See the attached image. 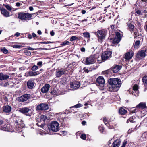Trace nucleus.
I'll list each match as a JSON object with an SVG mask.
<instances>
[{
    "label": "nucleus",
    "instance_id": "1",
    "mask_svg": "<svg viewBox=\"0 0 147 147\" xmlns=\"http://www.w3.org/2000/svg\"><path fill=\"white\" fill-rule=\"evenodd\" d=\"M23 123L20 117L12 114L10 118V131L14 132L22 128L23 127Z\"/></svg>",
    "mask_w": 147,
    "mask_h": 147
},
{
    "label": "nucleus",
    "instance_id": "2",
    "mask_svg": "<svg viewBox=\"0 0 147 147\" xmlns=\"http://www.w3.org/2000/svg\"><path fill=\"white\" fill-rule=\"evenodd\" d=\"M107 81L109 84L111 86L109 88V90L112 92L117 91L122 84L120 79L117 78H110Z\"/></svg>",
    "mask_w": 147,
    "mask_h": 147
},
{
    "label": "nucleus",
    "instance_id": "3",
    "mask_svg": "<svg viewBox=\"0 0 147 147\" xmlns=\"http://www.w3.org/2000/svg\"><path fill=\"white\" fill-rule=\"evenodd\" d=\"M122 66L119 65H116L112 67L111 68L102 72V74L107 77L111 76L114 75V73L118 72L121 68Z\"/></svg>",
    "mask_w": 147,
    "mask_h": 147
},
{
    "label": "nucleus",
    "instance_id": "4",
    "mask_svg": "<svg viewBox=\"0 0 147 147\" xmlns=\"http://www.w3.org/2000/svg\"><path fill=\"white\" fill-rule=\"evenodd\" d=\"M107 31L105 29L98 30L96 32L98 40L99 42L102 43L105 39L107 34Z\"/></svg>",
    "mask_w": 147,
    "mask_h": 147
},
{
    "label": "nucleus",
    "instance_id": "5",
    "mask_svg": "<svg viewBox=\"0 0 147 147\" xmlns=\"http://www.w3.org/2000/svg\"><path fill=\"white\" fill-rule=\"evenodd\" d=\"M115 37L114 38L109 36V39L111 41L112 43L113 44H117L119 42L121 39V35H122L120 32H115Z\"/></svg>",
    "mask_w": 147,
    "mask_h": 147
},
{
    "label": "nucleus",
    "instance_id": "6",
    "mask_svg": "<svg viewBox=\"0 0 147 147\" xmlns=\"http://www.w3.org/2000/svg\"><path fill=\"white\" fill-rule=\"evenodd\" d=\"M82 62L85 65H89L94 64L96 62L95 57L93 55H91L83 59Z\"/></svg>",
    "mask_w": 147,
    "mask_h": 147
},
{
    "label": "nucleus",
    "instance_id": "7",
    "mask_svg": "<svg viewBox=\"0 0 147 147\" xmlns=\"http://www.w3.org/2000/svg\"><path fill=\"white\" fill-rule=\"evenodd\" d=\"M59 123L57 121H53L48 125V127L50 130L56 132L58 131L59 129Z\"/></svg>",
    "mask_w": 147,
    "mask_h": 147
},
{
    "label": "nucleus",
    "instance_id": "8",
    "mask_svg": "<svg viewBox=\"0 0 147 147\" xmlns=\"http://www.w3.org/2000/svg\"><path fill=\"white\" fill-rule=\"evenodd\" d=\"M112 51L108 50L103 52L101 55L102 61L104 62L106 60L110 59L112 57Z\"/></svg>",
    "mask_w": 147,
    "mask_h": 147
},
{
    "label": "nucleus",
    "instance_id": "9",
    "mask_svg": "<svg viewBox=\"0 0 147 147\" xmlns=\"http://www.w3.org/2000/svg\"><path fill=\"white\" fill-rule=\"evenodd\" d=\"M32 14L21 12L18 14V17L19 19L21 20H29L32 17Z\"/></svg>",
    "mask_w": 147,
    "mask_h": 147
},
{
    "label": "nucleus",
    "instance_id": "10",
    "mask_svg": "<svg viewBox=\"0 0 147 147\" xmlns=\"http://www.w3.org/2000/svg\"><path fill=\"white\" fill-rule=\"evenodd\" d=\"M32 98V97L30 94H26L18 98L17 100L20 102H24L28 101V102H29V99Z\"/></svg>",
    "mask_w": 147,
    "mask_h": 147
},
{
    "label": "nucleus",
    "instance_id": "11",
    "mask_svg": "<svg viewBox=\"0 0 147 147\" xmlns=\"http://www.w3.org/2000/svg\"><path fill=\"white\" fill-rule=\"evenodd\" d=\"M48 108L49 107L47 104L41 103L37 105L35 109L36 111H40L42 110L48 109Z\"/></svg>",
    "mask_w": 147,
    "mask_h": 147
},
{
    "label": "nucleus",
    "instance_id": "12",
    "mask_svg": "<svg viewBox=\"0 0 147 147\" xmlns=\"http://www.w3.org/2000/svg\"><path fill=\"white\" fill-rule=\"evenodd\" d=\"M0 129L7 131H9V125L5 124L3 121L0 119Z\"/></svg>",
    "mask_w": 147,
    "mask_h": 147
},
{
    "label": "nucleus",
    "instance_id": "13",
    "mask_svg": "<svg viewBox=\"0 0 147 147\" xmlns=\"http://www.w3.org/2000/svg\"><path fill=\"white\" fill-rule=\"evenodd\" d=\"M146 50H141L138 51L136 54V58L139 60L144 58L146 56Z\"/></svg>",
    "mask_w": 147,
    "mask_h": 147
},
{
    "label": "nucleus",
    "instance_id": "14",
    "mask_svg": "<svg viewBox=\"0 0 147 147\" xmlns=\"http://www.w3.org/2000/svg\"><path fill=\"white\" fill-rule=\"evenodd\" d=\"M70 85L71 88L76 89L78 88L80 86V82L74 81L70 82Z\"/></svg>",
    "mask_w": 147,
    "mask_h": 147
},
{
    "label": "nucleus",
    "instance_id": "15",
    "mask_svg": "<svg viewBox=\"0 0 147 147\" xmlns=\"http://www.w3.org/2000/svg\"><path fill=\"white\" fill-rule=\"evenodd\" d=\"M34 80V79L31 78L28 80L27 82V85L28 88L29 89H32L34 88L35 84Z\"/></svg>",
    "mask_w": 147,
    "mask_h": 147
},
{
    "label": "nucleus",
    "instance_id": "16",
    "mask_svg": "<svg viewBox=\"0 0 147 147\" xmlns=\"http://www.w3.org/2000/svg\"><path fill=\"white\" fill-rule=\"evenodd\" d=\"M96 83L98 84L100 86L103 87L104 86L105 80L103 77L102 76H99L96 80Z\"/></svg>",
    "mask_w": 147,
    "mask_h": 147
},
{
    "label": "nucleus",
    "instance_id": "17",
    "mask_svg": "<svg viewBox=\"0 0 147 147\" xmlns=\"http://www.w3.org/2000/svg\"><path fill=\"white\" fill-rule=\"evenodd\" d=\"M30 109L27 107H24L20 108L19 109V111L22 114L26 116H30L28 112L30 111Z\"/></svg>",
    "mask_w": 147,
    "mask_h": 147
},
{
    "label": "nucleus",
    "instance_id": "18",
    "mask_svg": "<svg viewBox=\"0 0 147 147\" xmlns=\"http://www.w3.org/2000/svg\"><path fill=\"white\" fill-rule=\"evenodd\" d=\"M128 109V108L125 107L124 106L121 107L119 109L118 113L120 115H125L127 112V111L126 109Z\"/></svg>",
    "mask_w": 147,
    "mask_h": 147
},
{
    "label": "nucleus",
    "instance_id": "19",
    "mask_svg": "<svg viewBox=\"0 0 147 147\" xmlns=\"http://www.w3.org/2000/svg\"><path fill=\"white\" fill-rule=\"evenodd\" d=\"M127 29L131 32H132L134 31V28H135V26L134 24V23L131 22L129 21L127 23Z\"/></svg>",
    "mask_w": 147,
    "mask_h": 147
},
{
    "label": "nucleus",
    "instance_id": "20",
    "mask_svg": "<svg viewBox=\"0 0 147 147\" xmlns=\"http://www.w3.org/2000/svg\"><path fill=\"white\" fill-rule=\"evenodd\" d=\"M67 118L64 117V118H59L58 120L61 123L62 126H65L67 125Z\"/></svg>",
    "mask_w": 147,
    "mask_h": 147
},
{
    "label": "nucleus",
    "instance_id": "21",
    "mask_svg": "<svg viewBox=\"0 0 147 147\" xmlns=\"http://www.w3.org/2000/svg\"><path fill=\"white\" fill-rule=\"evenodd\" d=\"M66 71V70L61 69L60 70H58V71H56V76L57 78H60L62 75L65 74Z\"/></svg>",
    "mask_w": 147,
    "mask_h": 147
},
{
    "label": "nucleus",
    "instance_id": "22",
    "mask_svg": "<svg viewBox=\"0 0 147 147\" xmlns=\"http://www.w3.org/2000/svg\"><path fill=\"white\" fill-rule=\"evenodd\" d=\"M50 86L49 84H45L41 89V92L44 93H47L49 89Z\"/></svg>",
    "mask_w": 147,
    "mask_h": 147
},
{
    "label": "nucleus",
    "instance_id": "23",
    "mask_svg": "<svg viewBox=\"0 0 147 147\" xmlns=\"http://www.w3.org/2000/svg\"><path fill=\"white\" fill-rule=\"evenodd\" d=\"M40 117V121L41 122V124L40 125V127H43L45 125V120L47 119L46 117L44 115H41Z\"/></svg>",
    "mask_w": 147,
    "mask_h": 147
},
{
    "label": "nucleus",
    "instance_id": "24",
    "mask_svg": "<svg viewBox=\"0 0 147 147\" xmlns=\"http://www.w3.org/2000/svg\"><path fill=\"white\" fill-rule=\"evenodd\" d=\"M37 72L36 71H29L26 72L25 74V76H35L37 75Z\"/></svg>",
    "mask_w": 147,
    "mask_h": 147
},
{
    "label": "nucleus",
    "instance_id": "25",
    "mask_svg": "<svg viewBox=\"0 0 147 147\" xmlns=\"http://www.w3.org/2000/svg\"><path fill=\"white\" fill-rule=\"evenodd\" d=\"M121 142L120 139H117L115 140L112 144L113 147H118Z\"/></svg>",
    "mask_w": 147,
    "mask_h": 147
},
{
    "label": "nucleus",
    "instance_id": "26",
    "mask_svg": "<svg viewBox=\"0 0 147 147\" xmlns=\"http://www.w3.org/2000/svg\"><path fill=\"white\" fill-rule=\"evenodd\" d=\"M136 108H138L139 110L140 109H143L147 108V107L146 106L145 103L141 102L136 106Z\"/></svg>",
    "mask_w": 147,
    "mask_h": 147
},
{
    "label": "nucleus",
    "instance_id": "27",
    "mask_svg": "<svg viewBox=\"0 0 147 147\" xmlns=\"http://www.w3.org/2000/svg\"><path fill=\"white\" fill-rule=\"evenodd\" d=\"M1 13L6 17H8L9 16V13L7 11L6 9L2 8L1 9Z\"/></svg>",
    "mask_w": 147,
    "mask_h": 147
},
{
    "label": "nucleus",
    "instance_id": "28",
    "mask_svg": "<svg viewBox=\"0 0 147 147\" xmlns=\"http://www.w3.org/2000/svg\"><path fill=\"white\" fill-rule=\"evenodd\" d=\"M133 55V53H131L130 52H127L125 55V58L126 60L131 59Z\"/></svg>",
    "mask_w": 147,
    "mask_h": 147
},
{
    "label": "nucleus",
    "instance_id": "29",
    "mask_svg": "<svg viewBox=\"0 0 147 147\" xmlns=\"http://www.w3.org/2000/svg\"><path fill=\"white\" fill-rule=\"evenodd\" d=\"M135 12L136 13V16H138L139 15H142L143 14L142 10L141 8H136L135 9Z\"/></svg>",
    "mask_w": 147,
    "mask_h": 147
},
{
    "label": "nucleus",
    "instance_id": "30",
    "mask_svg": "<svg viewBox=\"0 0 147 147\" xmlns=\"http://www.w3.org/2000/svg\"><path fill=\"white\" fill-rule=\"evenodd\" d=\"M136 119V117L135 116L131 117L127 121V123H128L129 122L134 123L136 122L135 120Z\"/></svg>",
    "mask_w": 147,
    "mask_h": 147
},
{
    "label": "nucleus",
    "instance_id": "31",
    "mask_svg": "<svg viewBox=\"0 0 147 147\" xmlns=\"http://www.w3.org/2000/svg\"><path fill=\"white\" fill-rule=\"evenodd\" d=\"M17 78H10V85L12 83L13 84H14L15 85L17 84H18L19 82L18 80H17Z\"/></svg>",
    "mask_w": 147,
    "mask_h": 147
},
{
    "label": "nucleus",
    "instance_id": "32",
    "mask_svg": "<svg viewBox=\"0 0 147 147\" xmlns=\"http://www.w3.org/2000/svg\"><path fill=\"white\" fill-rule=\"evenodd\" d=\"M128 110L130 111V113L137 112L139 110V109L136 108V107L131 108L130 109Z\"/></svg>",
    "mask_w": 147,
    "mask_h": 147
},
{
    "label": "nucleus",
    "instance_id": "33",
    "mask_svg": "<svg viewBox=\"0 0 147 147\" xmlns=\"http://www.w3.org/2000/svg\"><path fill=\"white\" fill-rule=\"evenodd\" d=\"M9 76L8 75H4L3 74H0V80H3L7 79L9 78Z\"/></svg>",
    "mask_w": 147,
    "mask_h": 147
},
{
    "label": "nucleus",
    "instance_id": "34",
    "mask_svg": "<svg viewBox=\"0 0 147 147\" xmlns=\"http://www.w3.org/2000/svg\"><path fill=\"white\" fill-rule=\"evenodd\" d=\"M3 111L5 113H9V106L6 105L4 106L3 107Z\"/></svg>",
    "mask_w": 147,
    "mask_h": 147
},
{
    "label": "nucleus",
    "instance_id": "35",
    "mask_svg": "<svg viewBox=\"0 0 147 147\" xmlns=\"http://www.w3.org/2000/svg\"><path fill=\"white\" fill-rule=\"evenodd\" d=\"M142 80L144 83L145 86L147 87V76H145L143 77Z\"/></svg>",
    "mask_w": 147,
    "mask_h": 147
},
{
    "label": "nucleus",
    "instance_id": "36",
    "mask_svg": "<svg viewBox=\"0 0 147 147\" xmlns=\"http://www.w3.org/2000/svg\"><path fill=\"white\" fill-rule=\"evenodd\" d=\"M108 119H107L106 117L104 116L103 117V122L106 125H108V123L111 121L108 120Z\"/></svg>",
    "mask_w": 147,
    "mask_h": 147
},
{
    "label": "nucleus",
    "instance_id": "37",
    "mask_svg": "<svg viewBox=\"0 0 147 147\" xmlns=\"http://www.w3.org/2000/svg\"><path fill=\"white\" fill-rule=\"evenodd\" d=\"M115 26H116L115 25H111L110 27L108 28V29L110 33L111 32H113V31H114Z\"/></svg>",
    "mask_w": 147,
    "mask_h": 147
},
{
    "label": "nucleus",
    "instance_id": "38",
    "mask_svg": "<svg viewBox=\"0 0 147 147\" xmlns=\"http://www.w3.org/2000/svg\"><path fill=\"white\" fill-rule=\"evenodd\" d=\"M108 124H109L108 125H106V126L108 127L109 129H112L114 128L115 127V125L112 124L111 121L108 123Z\"/></svg>",
    "mask_w": 147,
    "mask_h": 147
},
{
    "label": "nucleus",
    "instance_id": "39",
    "mask_svg": "<svg viewBox=\"0 0 147 147\" xmlns=\"http://www.w3.org/2000/svg\"><path fill=\"white\" fill-rule=\"evenodd\" d=\"M140 44V41L139 40H137L134 43V45L135 48H137Z\"/></svg>",
    "mask_w": 147,
    "mask_h": 147
},
{
    "label": "nucleus",
    "instance_id": "40",
    "mask_svg": "<svg viewBox=\"0 0 147 147\" xmlns=\"http://www.w3.org/2000/svg\"><path fill=\"white\" fill-rule=\"evenodd\" d=\"M82 106H83L80 103H78V104H77L76 105H75L74 106H73L70 107V108L71 109L72 108H80L81 107H82Z\"/></svg>",
    "mask_w": 147,
    "mask_h": 147
},
{
    "label": "nucleus",
    "instance_id": "41",
    "mask_svg": "<svg viewBox=\"0 0 147 147\" xmlns=\"http://www.w3.org/2000/svg\"><path fill=\"white\" fill-rule=\"evenodd\" d=\"M141 138L143 139L144 140H146L147 138V132H144L142 134Z\"/></svg>",
    "mask_w": 147,
    "mask_h": 147
},
{
    "label": "nucleus",
    "instance_id": "42",
    "mask_svg": "<svg viewBox=\"0 0 147 147\" xmlns=\"http://www.w3.org/2000/svg\"><path fill=\"white\" fill-rule=\"evenodd\" d=\"M139 88L137 84H135L134 85L133 87V90L134 91V92H138V89Z\"/></svg>",
    "mask_w": 147,
    "mask_h": 147
},
{
    "label": "nucleus",
    "instance_id": "43",
    "mask_svg": "<svg viewBox=\"0 0 147 147\" xmlns=\"http://www.w3.org/2000/svg\"><path fill=\"white\" fill-rule=\"evenodd\" d=\"M84 36L86 38H90V33L88 32H85L83 33Z\"/></svg>",
    "mask_w": 147,
    "mask_h": 147
},
{
    "label": "nucleus",
    "instance_id": "44",
    "mask_svg": "<svg viewBox=\"0 0 147 147\" xmlns=\"http://www.w3.org/2000/svg\"><path fill=\"white\" fill-rule=\"evenodd\" d=\"M98 129L100 132H102L104 130L105 128L103 127V125L101 124L99 126Z\"/></svg>",
    "mask_w": 147,
    "mask_h": 147
},
{
    "label": "nucleus",
    "instance_id": "45",
    "mask_svg": "<svg viewBox=\"0 0 147 147\" xmlns=\"http://www.w3.org/2000/svg\"><path fill=\"white\" fill-rule=\"evenodd\" d=\"M40 117H36V121L38 122V123H36V125L40 127V124H39V123L41 124V122H40Z\"/></svg>",
    "mask_w": 147,
    "mask_h": 147
},
{
    "label": "nucleus",
    "instance_id": "46",
    "mask_svg": "<svg viewBox=\"0 0 147 147\" xmlns=\"http://www.w3.org/2000/svg\"><path fill=\"white\" fill-rule=\"evenodd\" d=\"M38 68V67L36 65H34L31 68V70L33 71H34L37 70Z\"/></svg>",
    "mask_w": 147,
    "mask_h": 147
},
{
    "label": "nucleus",
    "instance_id": "47",
    "mask_svg": "<svg viewBox=\"0 0 147 147\" xmlns=\"http://www.w3.org/2000/svg\"><path fill=\"white\" fill-rule=\"evenodd\" d=\"M23 53L26 55L27 56H30L31 55L30 51L29 50H25L24 51Z\"/></svg>",
    "mask_w": 147,
    "mask_h": 147
},
{
    "label": "nucleus",
    "instance_id": "48",
    "mask_svg": "<svg viewBox=\"0 0 147 147\" xmlns=\"http://www.w3.org/2000/svg\"><path fill=\"white\" fill-rule=\"evenodd\" d=\"M11 46L13 48H20L23 47L22 45H11Z\"/></svg>",
    "mask_w": 147,
    "mask_h": 147
},
{
    "label": "nucleus",
    "instance_id": "49",
    "mask_svg": "<svg viewBox=\"0 0 147 147\" xmlns=\"http://www.w3.org/2000/svg\"><path fill=\"white\" fill-rule=\"evenodd\" d=\"M70 42L68 41H65L64 42H63L61 44V45L62 46H65L66 45H69Z\"/></svg>",
    "mask_w": 147,
    "mask_h": 147
},
{
    "label": "nucleus",
    "instance_id": "50",
    "mask_svg": "<svg viewBox=\"0 0 147 147\" xmlns=\"http://www.w3.org/2000/svg\"><path fill=\"white\" fill-rule=\"evenodd\" d=\"M77 39H78L77 38V36H71L70 38V41L71 42L74 41L75 40H77Z\"/></svg>",
    "mask_w": 147,
    "mask_h": 147
},
{
    "label": "nucleus",
    "instance_id": "51",
    "mask_svg": "<svg viewBox=\"0 0 147 147\" xmlns=\"http://www.w3.org/2000/svg\"><path fill=\"white\" fill-rule=\"evenodd\" d=\"M54 42H50L49 41H47L40 42V43L41 44H48L49 43H54Z\"/></svg>",
    "mask_w": 147,
    "mask_h": 147
},
{
    "label": "nucleus",
    "instance_id": "52",
    "mask_svg": "<svg viewBox=\"0 0 147 147\" xmlns=\"http://www.w3.org/2000/svg\"><path fill=\"white\" fill-rule=\"evenodd\" d=\"M114 15L113 13H110L108 15V17L109 19L111 18L112 17L114 16Z\"/></svg>",
    "mask_w": 147,
    "mask_h": 147
},
{
    "label": "nucleus",
    "instance_id": "53",
    "mask_svg": "<svg viewBox=\"0 0 147 147\" xmlns=\"http://www.w3.org/2000/svg\"><path fill=\"white\" fill-rule=\"evenodd\" d=\"M127 143V141L126 140H124L122 146L121 147H125Z\"/></svg>",
    "mask_w": 147,
    "mask_h": 147
},
{
    "label": "nucleus",
    "instance_id": "54",
    "mask_svg": "<svg viewBox=\"0 0 147 147\" xmlns=\"http://www.w3.org/2000/svg\"><path fill=\"white\" fill-rule=\"evenodd\" d=\"M80 138L83 140H85L86 138V135L85 134H82L81 135Z\"/></svg>",
    "mask_w": 147,
    "mask_h": 147
},
{
    "label": "nucleus",
    "instance_id": "55",
    "mask_svg": "<svg viewBox=\"0 0 147 147\" xmlns=\"http://www.w3.org/2000/svg\"><path fill=\"white\" fill-rule=\"evenodd\" d=\"M139 93V92H134V91H133L132 94L133 95H134L135 96H138V94Z\"/></svg>",
    "mask_w": 147,
    "mask_h": 147
},
{
    "label": "nucleus",
    "instance_id": "56",
    "mask_svg": "<svg viewBox=\"0 0 147 147\" xmlns=\"http://www.w3.org/2000/svg\"><path fill=\"white\" fill-rule=\"evenodd\" d=\"M2 51L5 54H7L8 52V51L5 48L2 49Z\"/></svg>",
    "mask_w": 147,
    "mask_h": 147
},
{
    "label": "nucleus",
    "instance_id": "57",
    "mask_svg": "<svg viewBox=\"0 0 147 147\" xmlns=\"http://www.w3.org/2000/svg\"><path fill=\"white\" fill-rule=\"evenodd\" d=\"M60 132L62 134L65 136L66 135L67 133V131H60Z\"/></svg>",
    "mask_w": 147,
    "mask_h": 147
},
{
    "label": "nucleus",
    "instance_id": "58",
    "mask_svg": "<svg viewBox=\"0 0 147 147\" xmlns=\"http://www.w3.org/2000/svg\"><path fill=\"white\" fill-rule=\"evenodd\" d=\"M43 71V69H41L39 71H36L37 72V75H38Z\"/></svg>",
    "mask_w": 147,
    "mask_h": 147
},
{
    "label": "nucleus",
    "instance_id": "59",
    "mask_svg": "<svg viewBox=\"0 0 147 147\" xmlns=\"http://www.w3.org/2000/svg\"><path fill=\"white\" fill-rule=\"evenodd\" d=\"M84 71L86 73H88L89 72L90 70L88 69H86V67H84L83 69Z\"/></svg>",
    "mask_w": 147,
    "mask_h": 147
},
{
    "label": "nucleus",
    "instance_id": "60",
    "mask_svg": "<svg viewBox=\"0 0 147 147\" xmlns=\"http://www.w3.org/2000/svg\"><path fill=\"white\" fill-rule=\"evenodd\" d=\"M37 65L41 67L42 65V61H39L37 63Z\"/></svg>",
    "mask_w": 147,
    "mask_h": 147
},
{
    "label": "nucleus",
    "instance_id": "61",
    "mask_svg": "<svg viewBox=\"0 0 147 147\" xmlns=\"http://www.w3.org/2000/svg\"><path fill=\"white\" fill-rule=\"evenodd\" d=\"M32 36L33 37V38L36 37V38L37 39L38 38V36H37L36 34L34 33H32Z\"/></svg>",
    "mask_w": 147,
    "mask_h": 147
},
{
    "label": "nucleus",
    "instance_id": "62",
    "mask_svg": "<svg viewBox=\"0 0 147 147\" xmlns=\"http://www.w3.org/2000/svg\"><path fill=\"white\" fill-rule=\"evenodd\" d=\"M50 34L51 36H54L55 34L53 30L51 31L50 32Z\"/></svg>",
    "mask_w": 147,
    "mask_h": 147
},
{
    "label": "nucleus",
    "instance_id": "63",
    "mask_svg": "<svg viewBox=\"0 0 147 147\" xmlns=\"http://www.w3.org/2000/svg\"><path fill=\"white\" fill-rule=\"evenodd\" d=\"M28 49L31 50H37L38 49H35L31 47H29L28 48Z\"/></svg>",
    "mask_w": 147,
    "mask_h": 147
},
{
    "label": "nucleus",
    "instance_id": "64",
    "mask_svg": "<svg viewBox=\"0 0 147 147\" xmlns=\"http://www.w3.org/2000/svg\"><path fill=\"white\" fill-rule=\"evenodd\" d=\"M20 34L19 32H17L15 34L14 36L16 37H18L20 35Z\"/></svg>",
    "mask_w": 147,
    "mask_h": 147
}]
</instances>
